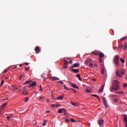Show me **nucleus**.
<instances>
[{
    "instance_id": "680f3d73",
    "label": "nucleus",
    "mask_w": 127,
    "mask_h": 127,
    "mask_svg": "<svg viewBox=\"0 0 127 127\" xmlns=\"http://www.w3.org/2000/svg\"><path fill=\"white\" fill-rule=\"evenodd\" d=\"M56 108H58V107H60V106H59V105H56Z\"/></svg>"
},
{
    "instance_id": "13d9d810",
    "label": "nucleus",
    "mask_w": 127,
    "mask_h": 127,
    "mask_svg": "<svg viewBox=\"0 0 127 127\" xmlns=\"http://www.w3.org/2000/svg\"><path fill=\"white\" fill-rule=\"evenodd\" d=\"M6 100H8V98H5L3 99V101H6Z\"/></svg>"
},
{
    "instance_id": "f3484780",
    "label": "nucleus",
    "mask_w": 127,
    "mask_h": 127,
    "mask_svg": "<svg viewBox=\"0 0 127 127\" xmlns=\"http://www.w3.org/2000/svg\"><path fill=\"white\" fill-rule=\"evenodd\" d=\"M86 93H92V90L91 89L86 88Z\"/></svg>"
},
{
    "instance_id": "cd10ccee",
    "label": "nucleus",
    "mask_w": 127,
    "mask_h": 127,
    "mask_svg": "<svg viewBox=\"0 0 127 127\" xmlns=\"http://www.w3.org/2000/svg\"><path fill=\"white\" fill-rule=\"evenodd\" d=\"M4 83V81H3V80H2L1 81L0 87H1L2 85H3Z\"/></svg>"
},
{
    "instance_id": "f257e3e1",
    "label": "nucleus",
    "mask_w": 127,
    "mask_h": 127,
    "mask_svg": "<svg viewBox=\"0 0 127 127\" xmlns=\"http://www.w3.org/2000/svg\"><path fill=\"white\" fill-rule=\"evenodd\" d=\"M120 82L117 80H115L113 82V85L110 88L111 92H113V91H118V89H120Z\"/></svg>"
},
{
    "instance_id": "39448f33",
    "label": "nucleus",
    "mask_w": 127,
    "mask_h": 127,
    "mask_svg": "<svg viewBox=\"0 0 127 127\" xmlns=\"http://www.w3.org/2000/svg\"><path fill=\"white\" fill-rule=\"evenodd\" d=\"M104 120L103 119H100L98 120V124L99 125V127H104Z\"/></svg>"
},
{
    "instance_id": "774afa93",
    "label": "nucleus",
    "mask_w": 127,
    "mask_h": 127,
    "mask_svg": "<svg viewBox=\"0 0 127 127\" xmlns=\"http://www.w3.org/2000/svg\"><path fill=\"white\" fill-rule=\"evenodd\" d=\"M99 62H102V59H100Z\"/></svg>"
},
{
    "instance_id": "bb28decb",
    "label": "nucleus",
    "mask_w": 127,
    "mask_h": 127,
    "mask_svg": "<svg viewBox=\"0 0 127 127\" xmlns=\"http://www.w3.org/2000/svg\"><path fill=\"white\" fill-rule=\"evenodd\" d=\"M70 122H71L72 123H75L76 122V120H75V119H70Z\"/></svg>"
},
{
    "instance_id": "c756f323",
    "label": "nucleus",
    "mask_w": 127,
    "mask_h": 127,
    "mask_svg": "<svg viewBox=\"0 0 127 127\" xmlns=\"http://www.w3.org/2000/svg\"><path fill=\"white\" fill-rule=\"evenodd\" d=\"M94 66V65L93 64H92V63H90V64H89V67H90V68H93V66Z\"/></svg>"
},
{
    "instance_id": "f03ea898",
    "label": "nucleus",
    "mask_w": 127,
    "mask_h": 127,
    "mask_svg": "<svg viewBox=\"0 0 127 127\" xmlns=\"http://www.w3.org/2000/svg\"><path fill=\"white\" fill-rule=\"evenodd\" d=\"M120 61V56L116 55L115 56L114 59V62L116 65H119V62Z\"/></svg>"
},
{
    "instance_id": "4be33fe9",
    "label": "nucleus",
    "mask_w": 127,
    "mask_h": 127,
    "mask_svg": "<svg viewBox=\"0 0 127 127\" xmlns=\"http://www.w3.org/2000/svg\"><path fill=\"white\" fill-rule=\"evenodd\" d=\"M41 77L42 79H44V80H46V77H45V74H42Z\"/></svg>"
},
{
    "instance_id": "ddd939ff",
    "label": "nucleus",
    "mask_w": 127,
    "mask_h": 127,
    "mask_svg": "<svg viewBox=\"0 0 127 127\" xmlns=\"http://www.w3.org/2000/svg\"><path fill=\"white\" fill-rule=\"evenodd\" d=\"M103 91H104V85H102V86L99 89V93H102L103 92Z\"/></svg>"
},
{
    "instance_id": "ea45409f",
    "label": "nucleus",
    "mask_w": 127,
    "mask_h": 127,
    "mask_svg": "<svg viewBox=\"0 0 127 127\" xmlns=\"http://www.w3.org/2000/svg\"><path fill=\"white\" fill-rule=\"evenodd\" d=\"M52 108H55V107H56V105L55 104H52L51 105Z\"/></svg>"
},
{
    "instance_id": "c9c22d12",
    "label": "nucleus",
    "mask_w": 127,
    "mask_h": 127,
    "mask_svg": "<svg viewBox=\"0 0 127 127\" xmlns=\"http://www.w3.org/2000/svg\"><path fill=\"white\" fill-rule=\"evenodd\" d=\"M76 77L78 78L79 80H80V74H77L76 75Z\"/></svg>"
},
{
    "instance_id": "4c0bfd02",
    "label": "nucleus",
    "mask_w": 127,
    "mask_h": 127,
    "mask_svg": "<svg viewBox=\"0 0 127 127\" xmlns=\"http://www.w3.org/2000/svg\"><path fill=\"white\" fill-rule=\"evenodd\" d=\"M12 87H14V91H15V90H17V88H15V86L14 85H12Z\"/></svg>"
},
{
    "instance_id": "a19ab883",
    "label": "nucleus",
    "mask_w": 127,
    "mask_h": 127,
    "mask_svg": "<svg viewBox=\"0 0 127 127\" xmlns=\"http://www.w3.org/2000/svg\"><path fill=\"white\" fill-rule=\"evenodd\" d=\"M117 94H124V92H117Z\"/></svg>"
},
{
    "instance_id": "5fc2aeb1",
    "label": "nucleus",
    "mask_w": 127,
    "mask_h": 127,
    "mask_svg": "<svg viewBox=\"0 0 127 127\" xmlns=\"http://www.w3.org/2000/svg\"><path fill=\"white\" fill-rule=\"evenodd\" d=\"M118 101H119L118 99H114V102L115 103H117V102H118Z\"/></svg>"
},
{
    "instance_id": "7ed1b4c3",
    "label": "nucleus",
    "mask_w": 127,
    "mask_h": 127,
    "mask_svg": "<svg viewBox=\"0 0 127 127\" xmlns=\"http://www.w3.org/2000/svg\"><path fill=\"white\" fill-rule=\"evenodd\" d=\"M26 87H27V85L25 86L22 90V95H24V96H27V95H28V92H27V90H26Z\"/></svg>"
},
{
    "instance_id": "473e14b6",
    "label": "nucleus",
    "mask_w": 127,
    "mask_h": 127,
    "mask_svg": "<svg viewBox=\"0 0 127 127\" xmlns=\"http://www.w3.org/2000/svg\"><path fill=\"white\" fill-rule=\"evenodd\" d=\"M64 87L65 90H67V91H69V89H68V88L67 87H66V86L65 85H64Z\"/></svg>"
},
{
    "instance_id": "3c124183",
    "label": "nucleus",
    "mask_w": 127,
    "mask_h": 127,
    "mask_svg": "<svg viewBox=\"0 0 127 127\" xmlns=\"http://www.w3.org/2000/svg\"><path fill=\"white\" fill-rule=\"evenodd\" d=\"M69 64H72L73 63V61H72V60L69 61Z\"/></svg>"
},
{
    "instance_id": "423d86ee",
    "label": "nucleus",
    "mask_w": 127,
    "mask_h": 127,
    "mask_svg": "<svg viewBox=\"0 0 127 127\" xmlns=\"http://www.w3.org/2000/svg\"><path fill=\"white\" fill-rule=\"evenodd\" d=\"M103 100L105 107L109 108V106H108V102L107 101V99H106V98L103 97Z\"/></svg>"
},
{
    "instance_id": "4468645a",
    "label": "nucleus",
    "mask_w": 127,
    "mask_h": 127,
    "mask_svg": "<svg viewBox=\"0 0 127 127\" xmlns=\"http://www.w3.org/2000/svg\"><path fill=\"white\" fill-rule=\"evenodd\" d=\"M92 60L91 59H87L85 62V64H88V63H89V62H90Z\"/></svg>"
},
{
    "instance_id": "69168bd1",
    "label": "nucleus",
    "mask_w": 127,
    "mask_h": 127,
    "mask_svg": "<svg viewBox=\"0 0 127 127\" xmlns=\"http://www.w3.org/2000/svg\"><path fill=\"white\" fill-rule=\"evenodd\" d=\"M16 68H17V66H15L13 67V69H16Z\"/></svg>"
},
{
    "instance_id": "aec40b11",
    "label": "nucleus",
    "mask_w": 127,
    "mask_h": 127,
    "mask_svg": "<svg viewBox=\"0 0 127 127\" xmlns=\"http://www.w3.org/2000/svg\"><path fill=\"white\" fill-rule=\"evenodd\" d=\"M64 62L65 65H66V66H67V65H68V64H69V63L68 62V61H67L66 60H64Z\"/></svg>"
},
{
    "instance_id": "5701e85b",
    "label": "nucleus",
    "mask_w": 127,
    "mask_h": 127,
    "mask_svg": "<svg viewBox=\"0 0 127 127\" xmlns=\"http://www.w3.org/2000/svg\"><path fill=\"white\" fill-rule=\"evenodd\" d=\"M29 100V98L28 97H26L24 99V102L25 103H27V102H28V100Z\"/></svg>"
},
{
    "instance_id": "338daca9",
    "label": "nucleus",
    "mask_w": 127,
    "mask_h": 127,
    "mask_svg": "<svg viewBox=\"0 0 127 127\" xmlns=\"http://www.w3.org/2000/svg\"><path fill=\"white\" fill-rule=\"evenodd\" d=\"M12 117H13V115H12V114L11 115V116H10V118H11Z\"/></svg>"
},
{
    "instance_id": "412c9836",
    "label": "nucleus",
    "mask_w": 127,
    "mask_h": 127,
    "mask_svg": "<svg viewBox=\"0 0 127 127\" xmlns=\"http://www.w3.org/2000/svg\"><path fill=\"white\" fill-rule=\"evenodd\" d=\"M104 56V55L103 53H101L99 54V58H103Z\"/></svg>"
},
{
    "instance_id": "37998d69",
    "label": "nucleus",
    "mask_w": 127,
    "mask_h": 127,
    "mask_svg": "<svg viewBox=\"0 0 127 127\" xmlns=\"http://www.w3.org/2000/svg\"><path fill=\"white\" fill-rule=\"evenodd\" d=\"M29 68H30L29 66L28 67H27V68H25V71H29Z\"/></svg>"
},
{
    "instance_id": "a878e982",
    "label": "nucleus",
    "mask_w": 127,
    "mask_h": 127,
    "mask_svg": "<svg viewBox=\"0 0 127 127\" xmlns=\"http://www.w3.org/2000/svg\"><path fill=\"white\" fill-rule=\"evenodd\" d=\"M120 61L122 62V63H125V59L121 58L120 59Z\"/></svg>"
},
{
    "instance_id": "052dcab7",
    "label": "nucleus",
    "mask_w": 127,
    "mask_h": 127,
    "mask_svg": "<svg viewBox=\"0 0 127 127\" xmlns=\"http://www.w3.org/2000/svg\"><path fill=\"white\" fill-rule=\"evenodd\" d=\"M47 114H48V113H50V110H48L46 112Z\"/></svg>"
},
{
    "instance_id": "de8ad7c7",
    "label": "nucleus",
    "mask_w": 127,
    "mask_h": 127,
    "mask_svg": "<svg viewBox=\"0 0 127 127\" xmlns=\"http://www.w3.org/2000/svg\"><path fill=\"white\" fill-rule=\"evenodd\" d=\"M58 83H61L62 84V85H63V84H64V83L63 82H62V81H58Z\"/></svg>"
},
{
    "instance_id": "49530a36",
    "label": "nucleus",
    "mask_w": 127,
    "mask_h": 127,
    "mask_svg": "<svg viewBox=\"0 0 127 127\" xmlns=\"http://www.w3.org/2000/svg\"><path fill=\"white\" fill-rule=\"evenodd\" d=\"M101 72L102 74H104L105 73V69H102Z\"/></svg>"
},
{
    "instance_id": "72a5a7b5",
    "label": "nucleus",
    "mask_w": 127,
    "mask_h": 127,
    "mask_svg": "<svg viewBox=\"0 0 127 127\" xmlns=\"http://www.w3.org/2000/svg\"><path fill=\"white\" fill-rule=\"evenodd\" d=\"M124 88H127V83H124L123 85Z\"/></svg>"
},
{
    "instance_id": "c03bdc74",
    "label": "nucleus",
    "mask_w": 127,
    "mask_h": 127,
    "mask_svg": "<svg viewBox=\"0 0 127 127\" xmlns=\"http://www.w3.org/2000/svg\"><path fill=\"white\" fill-rule=\"evenodd\" d=\"M124 47V45H120L119 46V48H123Z\"/></svg>"
},
{
    "instance_id": "0e129e2a",
    "label": "nucleus",
    "mask_w": 127,
    "mask_h": 127,
    "mask_svg": "<svg viewBox=\"0 0 127 127\" xmlns=\"http://www.w3.org/2000/svg\"><path fill=\"white\" fill-rule=\"evenodd\" d=\"M64 69H67V68H68V67L67 66H64Z\"/></svg>"
},
{
    "instance_id": "a18cd8bd",
    "label": "nucleus",
    "mask_w": 127,
    "mask_h": 127,
    "mask_svg": "<svg viewBox=\"0 0 127 127\" xmlns=\"http://www.w3.org/2000/svg\"><path fill=\"white\" fill-rule=\"evenodd\" d=\"M21 79H22V75H20L19 76V80H21Z\"/></svg>"
},
{
    "instance_id": "0eeeda50",
    "label": "nucleus",
    "mask_w": 127,
    "mask_h": 127,
    "mask_svg": "<svg viewBox=\"0 0 127 127\" xmlns=\"http://www.w3.org/2000/svg\"><path fill=\"white\" fill-rule=\"evenodd\" d=\"M79 63L74 64L73 65H71L69 67V69H72L73 68H77L79 66Z\"/></svg>"
},
{
    "instance_id": "864d4df0",
    "label": "nucleus",
    "mask_w": 127,
    "mask_h": 127,
    "mask_svg": "<svg viewBox=\"0 0 127 127\" xmlns=\"http://www.w3.org/2000/svg\"><path fill=\"white\" fill-rule=\"evenodd\" d=\"M40 91H42V86H41V85L40 86Z\"/></svg>"
},
{
    "instance_id": "f8f14e48",
    "label": "nucleus",
    "mask_w": 127,
    "mask_h": 127,
    "mask_svg": "<svg viewBox=\"0 0 127 127\" xmlns=\"http://www.w3.org/2000/svg\"><path fill=\"white\" fill-rule=\"evenodd\" d=\"M65 109H60V110H59L58 111V113L59 114H62V113H63V112H65Z\"/></svg>"
},
{
    "instance_id": "9b49d317",
    "label": "nucleus",
    "mask_w": 127,
    "mask_h": 127,
    "mask_svg": "<svg viewBox=\"0 0 127 127\" xmlns=\"http://www.w3.org/2000/svg\"><path fill=\"white\" fill-rule=\"evenodd\" d=\"M71 71H72V72H74V73H79V69H74V68H71L70 69Z\"/></svg>"
},
{
    "instance_id": "2f4dec72",
    "label": "nucleus",
    "mask_w": 127,
    "mask_h": 127,
    "mask_svg": "<svg viewBox=\"0 0 127 127\" xmlns=\"http://www.w3.org/2000/svg\"><path fill=\"white\" fill-rule=\"evenodd\" d=\"M65 121L66 123H70V120L69 119H67V118L65 119Z\"/></svg>"
},
{
    "instance_id": "bf43d9fd",
    "label": "nucleus",
    "mask_w": 127,
    "mask_h": 127,
    "mask_svg": "<svg viewBox=\"0 0 127 127\" xmlns=\"http://www.w3.org/2000/svg\"><path fill=\"white\" fill-rule=\"evenodd\" d=\"M24 64L25 65H29V64H28V63H25Z\"/></svg>"
},
{
    "instance_id": "6e6d98bb",
    "label": "nucleus",
    "mask_w": 127,
    "mask_h": 127,
    "mask_svg": "<svg viewBox=\"0 0 127 127\" xmlns=\"http://www.w3.org/2000/svg\"><path fill=\"white\" fill-rule=\"evenodd\" d=\"M8 71V69H6L4 71V73H6Z\"/></svg>"
},
{
    "instance_id": "b1692460",
    "label": "nucleus",
    "mask_w": 127,
    "mask_h": 127,
    "mask_svg": "<svg viewBox=\"0 0 127 127\" xmlns=\"http://www.w3.org/2000/svg\"><path fill=\"white\" fill-rule=\"evenodd\" d=\"M92 96L95 97L96 98H98L100 100V97H99L98 95L96 94H92Z\"/></svg>"
},
{
    "instance_id": "79ce46f5",
    "label": "nucleus",
    "mask_w": 127,
    "mask_h": 127,
    "mask_svg": "<svg viewBox=\"0 0 127 127\" xmlns=\"http://www.w3.org/2000/svg\"><path fill=\"white\" fill-rule=\"evenodd\" d=\"M110 97H111L112 98H115V97H116V95L111 94V95H110Z\"/></svg>"
},
{
    "instance_id": "393cba45",
    "label": "nucleus",
    "mask_w": 127,
    "mask_h": 127,
    "mask_svg": "<svg viewBox=\"0 0 127 127\" xmlns=\"http://www.w3.org/2000/svg\"><path fill=\"white\" fill-rule=\"evenodd\" d=\"M63 96H59L58 98V100H63Z\"/></svg>"
},
{
    "instance_id": "2eb2a0df",
    "label": "nucleus",
    "mask_w": 127,
    "mask_h": 127,
    "mask_svg": "<svg viewBox=\"0 0 127 127\" xmlns=\"http://www.w3.org/2000/svg\"><path fill=\"white\" fill-rule=\"evenodd\" d=\"M124 121H125L126 125H127V115H124Z\"/></svg>"
},
{
    "instance_id": "e433bc0d",
    "label": "nucleus",
    "mask_w": 127,
    "mask_h": 127,
    "mask_svg": "<svg viewBox=\"0 0 127 127\" xmlns=\"http://www.w3.org/2000/svg\"><path fill=\"white\" fill-rule=\"evenodd\" d=\"M127 48V44H125V46L124 47V49L126 50Z\"/></svg>"
},
{
    "instance_id": "09e8293b",
    "label": "nucleus",
    "mask_w": 127,
    "mask_h": 127,
    "mask_svg": "<svg viewBox=\"0 0 127 127\" xmlns=\"http://www.w3.org/2000/svg\"><path fill=\"white\" fill-rule=\"evenodd\" d=\"M43 98H44V97H38V98H39L40 100H42V99H43Z\"/></svg>"
},
{
    "instance_id": "6e6552de",
    "label": "nucleus",
    "mask_w": 127,
    "mask_h": 127,
    "mask_svg": "<svg viewBox=\"0 0 127 127\" xmlns=\"http://www.w3.org/2000/svg\"><path fill=\"white\" fill-rule=\"evenodd\" d=\"M50 79L52 81H56V80H59V78L56 77L52 76V77H50Z\"/></svg>"
},
{
    "instance_id": "1a4fd4ad",
    "label": "nucleus",
    "mask_w": 127,
    "mask_h": 127,
    "mask_svg": "<svg viewBox=\"0 0 127 127\" xmlns=\"http://www.w3.org/2000/svg\"><path fill=\"white\" fill-rule=\"evenodd\" d=\"M70 86H71V87H72V88H74V89H79V87H78V86L76 85V84H74V83H70Z\"/></svg>"
},
{
    "instance_id": "a211bd4d",
    "label": "nucleus",
    "mask_w": 127,
    "mask_h": 127,
    "mask_svg": "<svg viewBox=\"0 0 127 127\" xmlns=\"http://www.w3.org/2000/svg\"><path fill=\"white\" fill-rule=\"evenodd\" d=\"M30 83H31V81L27 80L23 85H27V84H30Z\"/></svg>"
},
{
    "instance_id": "dca6fc26",
    "label": "nucleus",
    "mask_w": 127,
    "mask_h": 127,
    "mask_svg": "<svg viewBox=\"0 0 127 127\" xmlns=\"http://www.w3.org/2000/svg\"><path fill=\"white\" fill-rule=\"evenodd\" d=\"M100 53L96 52V51H94V52H92L91 53V54H94V55H98Z\"/></svg>"
},
{
    "instance_id": "6ab92c4d",
    "label": "nucleus",
    "mask_w": 127,
    "mask_h": 127,
    "mask_svg": "<svg viewBox=\"0 0 127 127\" xmlns=\"http://www.w3.org/2000/svg\"><path fill=\"white\" fill-rule=\"evenodd\" d=\"M31 85L32 87H35V86L37 85L36 81H34L31 84Z\"/></svg>"
},
{
    "instance_id": "4d7b16f0",
    "label": "nucleus",
    "mask_w": 127,
    "mask_h": 127,
    "mask_svg": "<svg viewBox=\"0 0 127 127\" xmlns=\"http://www.w3.org/2000/svg\"><path fill=\"white\" fill-rule=\"evenodd\" d=\"M34 113L35 114H36L37 115V113H38L37 110H35Z\"/></svg>"
},
{
    "instance_id": "58836bf2",
    "label": "nucleus",
    "mask_w": 127,
    "mask_h": 127,
    "mask_svg": "<svg viewBox=\"0 0 127 127\" xmlns=\"http://www.w3.org/2000/svg\"><path fill=\"white\" fill-rule=\"evenodd\" d=\"M71 104L72 106H76V103H74V102H71Z\"/></svg>"
},
{
    "instance_id": "f704fd0d",
    "label": "nucleus",
    "mask_w": 127,
    "mask_h": 127,
    "mask_svg": "<svg viewBox=\"0 0 127 127\" xmlns=\"http://www.w3.org/2000/svg\"><path fill=\"white\" fill-rule=\"evenodd\" d=\"M126 39H127V37H124L121 39V40L122 41L126 40Z\"/></svg>"
},
{
    "instance_id": "8fccbe9b",
    "label": "nucleus",
    "mask_w": 127,
    "mask_h": 127,
    "mask_svg": "<svg viewBox=\"0 0 127 127\" xmlns=\"http://www.w3.org/2000/svg\"><path fill=\"white\" fill-rule=\"evenodd\" d=\"M94 66H95V67H98V64L95 63V64H94Z\"/></svg>"
},
{
    "instance_id": "7c9ffc66",
    "label": "nucleus",
    "mask_w": 127,
    "mask_h": 127,
    "mask_svg": "<svg viewBox=\"0 0 127 127\" xmlns=\"http://www.w3.org/2000/svg\"><path fill=\"white\" fill-rule=\"evenodd\" d=\"M46 123H47V121H44V122L43 124V127H45V126H46Z\"/></svg>"
},
{
    "instance_id": "603ef678",
    "label": "nucleus",
    "mask_w": 127,
    "mask_h": 127,
    "mask_svg": "<svg viewBox=\"0 0 127 127\" xmlns=\"http://www.w3.org/2000/svg\"><path fill=\"white\" fill-rule=\"evenodd\" d=\"M7 120H8V121H9V120H10V116H8L7 117Z\"/></svg>"
},
{
    "instance_id": "c85d7f7f",
    "label": "nucleus",
    "mask_w": 127,
    "mask_h": 127,
    "mask_svg": "<svg viewBox=\"0 0 127 127\" xmlns=\"http://www.w3.org/2000/svg\"><path fill=\"white\" fill-rule=\"evenodd\" d=\"M6 106H7V103H4L2 105V108H3V107H5Z\"/></svg>"
},
{
    "instance_id": "9d476101",
    "label": "nucleus",
    "mask_w": 127,
    "mask_h": 127,
    "mask_svg": "<svg viewBox=\"0 0 127 127\" xmlns=\"http://www.w3.org/2000/svg\"><path fill=\"white\" fill-rule=\"evenodd\" d=\"M36 53H39L40 52V48L39 46H37L35 48Z\"/></svg>"
},
{
    "instance_id": "20e7f679",
    "label": "nucleus",
    "mask_w": 127,
    "mask_h": 127,
    "mask_svg": "<svg viewBox=\"0 0 127 127\" xmlns=\"http://www.w3.org/2000/svg\"><path fill=\"white\" fill-rule=\"evenodd\" d=\"M116 74L118 77H122V76H124L125 75V71H117Z\"/></svg>"
},
{
    "instance_id": "e2e57ef3",
    "label": "nucleus",
    "mask_w": 127,
    "mask_h": 127,
    "mask_svg": "<svg viewBox=\"0 0 127 127\" xmlns=\"http://www.w3.org/2000/svg\"><path fill=\"white\" fill-rule=\"evenodd\" d=\"M31 87H32V86H31V84L30 85L28 86V88H31Z\"/></svg>"
}]
</instances>
